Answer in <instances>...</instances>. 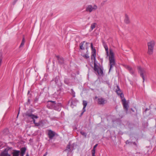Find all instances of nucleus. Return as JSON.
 <instances>
[{
	"mask_svg": "<svg viewBox=\"0 0 156 156\" xmlns=\"http://www.w3.org/2000/svg\"><path fill=\"white\" fill-rule=\"evenodd\" d=\"M2 55L0 54V66H1L2 62Z\"/></svg>",
	"mask_w": 156,
	"mask_h": 156,
	"instance_id": "22",
	"label": "nucleus"
},
{
	"mask_svg": "<svg viewBox=\"0 0 156 156\" xmlns=\"http://www.w3.org/2000/svg\"><path fill=\"white\" fill-rule=\"evenodd\" d=\"M25 42V39H24V37H23V38L21 44L19 46V48H20L23 47V46L24 45Z\"/></svg>",
	"mask_w": 156,
	"mask_h": 156,
	"instance_id": "20",
	"label": "nucleus"
},
{
	"mask_svg": "<svg viewBox=\"0 0 156 156\" xmlns=\"http://www.w3.org/2000/svg\"><path fill=\"white\" fill-rule=\"evenodd\" d=\"M55 133L51 130H48V135L50 139H52L53 137L55 136Z\"/></svg>",
	"mask_w": 156,
	"mask_h": 156,
	"instance_id": "9",
	"label": "nucleus"
},
{
	"mask_svg": "<svg viewBox=\"0 0 156 156\" xmlns=\"http://www.w3.org/2000/svg\"><path fill=\"white\" fill-rule=\"evenodd\" d=\"M94 70L97 72L99 75L101 76L103 75V69L100 67L95 62L94 64Z\"/></svg>",
	"mask_w": 156,
	"mask_h": 156,
	"instance_id": "3",
	"label": "nucleus"
},
{
	"mask_svg": "<svg viewBox=\"0 0 156 156\" xmlns=\"http://www.w3.org/2000/svg\"><path fill=\"white\" fill-rule=\"evenodd\" d=\"M80 133L82 135L84 136L85 137H86L87 134L81 131L80 132Z\"/></svg>",
	"mask_w": 156,
	"mask_h": 156,
	"instance_id": "21",
	"label": "nucleus"
},
{
	"mask_svg": "<svg viewBox=\"0 0 156 156\" xmlns=\"http://www.w3.org/2000/svg\"><path fill=\"white\" fill-rule=\"evenodd\" d=\"M67 149H68V150L69 149H70V145H68L67 147Z\"/></svg>",
	"mask_w": 156,
	"mask_h": 156,
	"instance_id": "30",
	"label": "nucleus"
},
{
	"mask_svg": "<svg viewBox=\"0 0 156 156\" xmlns=\"http://www.w3.org/2000/svg\"><path fill=\"white\" fill-rule=\"evenodd\" d=\"M96 25L97 24L96 23H93L91 24L89 31H92L94 28H95Z\"/></svg>",
	"mask_w": 156,
	"mask_h": 156,
	"instance_id": "17",
	"label": "nucleus"
},
{
	"mask_svg": "<svg viewBox=\"0 0 156 156\" xmlns=\"http://www.w3.org/2000/svg\"><path fill=\"white\" fill-rule=\"evenodd\" d=\"M91 47L92 51V55H91V59L92 60L95 61L96 57V50L93 48L92 43H91Z\"/></svg>",
	"mask_w": 156,
	"mask_h": 156,
	"instance_id": "6",
	"label": "nucleus"
},
{
	"mask_svg": "<svg viewBox=\"0 0 156 156\" xmlns=\"http://www.w3.org/2000/svg\"><path fill=\"white\" fill-rule=\"evenodd\" d=\"M83 111L81 115H82L83 113L84 112H85L86 111L85 108L87 105V102L86 101H83Z\"/></svg>",
	"mask_w": 156,
	"mask_h": 156,
	"instance_id": "15",
	"label": "nucleus"
},
{
	"mask_svg": "<svg viewBox=\"0 0 156 156\" xmlns=\"http://www.w3.org/2000/svg\"><path fill=\"white\" fill-rule=\"evenodd\" d=\"M20 152L19 151L14 150L12 154L13 156H19Z\"/></svg>",
	"mask_w": 156,
	"mask_h": 156,
	"instance_id": "13",
	"label": "nucleus"
},
{
	"mask_svg": "<svg viewBox=\"0 0 156 156\" xmlns=\"http://www.w3.org/2000/svg\"><path fill=\"white\" fill-rule=\"evenodd\" d=\"M59 60H61L62 61V62H61V63H63V59L62 58H60L59 59H58Z\"/></svg>",
	"mask_w": 156,
	"mask_h": 156,
	"instance_id": "27",
	"label": "nucleus"
},
{
	"mask_svg": "<svg viewBox=\"0 0 156 156\" xmlns=\"http://www.w3.org/2000/svg\"><path fill=\"white\" fill-rule=\"evenodd\" d=\"M25 115L26 116H28L30 117L31 119L36 118L37 119L38 118V117L37 115H34L32 114H30L28 112H27L25 114Z\"/></svg>",
	"mask_w": 156,
	"mask_h": 156,
	"instance_id": "11",
	"label": "nucleus"
},
{
	"mask_svg": "<svg viewBox=\"0 0 156 156\" xmlns=\"http://www.w3.org/2000/svg\"><path fill=\"white\" fill-rule=\"evenodd\" d=\"M117 89H116V92L117 94L118 95H120L121 99L124 98L123 94L122 93V91L120 89L119 87L117 86Z\"/></svg>",
	"mask_w": 156,
	"mask_h": 156,
	"instance_id": "8",
	"label": "nucleus"
},
{
	"mask_svg": "<svg viewBox=\"0 0 156 156\" xmlns=\"http://www.w3.org/2000/svg\"><path fill=\"white\" fill-rule=\"evenodd\" d=\"M105 101L102 98H98V103L99 104H103L105 103Z\"/></svg>",
	"mask_w": 156,
	"mask_h": 156,
	"instance_id": "14",
	"label": "nucleus"
},
{
	"mask_svg": "<svg viewBox=\"0 0 156 156\" xmlns=\"http://www.w3.org/2000/svg\"><path fill=\"white\" fill-rule=\"evenodd\" d=\"M104 47L106 51V55L107 56L109 57V65L110 68L109 71H110L112 67L115 65V55L112 49L111 48L109 49V53L108 47L106 44L104 45Z\"/></svg>",
	"mask_w": 156,
	"mask_h": 156,
	"instance_id": "1",
	"label": "nucleus"
},
{
	"mask_svg": "<svg viewBox=\"0 0 156 156\" xmlns=\"http://www.w3.org/2000/svg\"><path fill=\"white\" fill-rule=\"evenodd\" d=\"M98 8V7L96 5H94L92 6L89 5H88L86 9V11L88 12H90L92 11H95Z\"/></svg>",
	"mask_w": 156,
	"mask_h": 156,
	"instance_id": "5",
	"label": "nucleus"
},
{
	"mask_svg": "<svg viewBox=\"0 0 156 156\" xmlns=\"http://www.w3.org/2000/svg\"><path fill=\"white\" fill-rule=\"evenodd\" d=\"M87 44V43H86V44Z\"/></svg>",
	"mask_w": 156,
	"mask_h": 156,
	"instance_id": "35",
	"label": "nucleus"
},
{
	"mask_svg": "<svg viewBox=\"0 0 156 156\" xmlns=\"http://www.w3.org/2000/svg\"><path fill=\"white\" fill-rule=\"evenodd\" d=\"M20 152V156H23L25 153L26 148L25 147H23L21 148Z\"/></svg>",
	"mask_w": 156,
	"mask_h": 156,
	"instance_id": "16",
	"label": "nucleus"
},
{
	"mask_svg": "<svg viewBox=\"0 0 156 156\" xmlns=\"http://www.w3.org/2000/svg\"><path fill=\"white\" fill-rule=\"evenodd\" d=\"M138 71L140 74V76L143 79V82H144L145 80L144 75H145L146 73L145 69H144L139 66L138 67Z\"/></svg>",
	"mask_w": 156,
	"mask_h": 156,
	"instance_id": "4",
	"label": "nucleus"
},
{
	"mask_svg": "<svg viewBox=\"0 0 156 156\" xmlns=\"http://www.w3.org/2000/svg\"><path fill=\"white\" fill-rule=\"evenodd\" d=\"M125 23L127 24H129L130 23V20L128 16L127 15H125V18L124 20Z\"/></svg>",
	"mask_w": 156,
	"mask_h": 156,
	"instance_id": "12",
	"label": "nucleus"
},
{
	"mask_svg": "<svg viewBox=\"0 0 156 156\" xmlns=\"http://www.w3.org/2000/svg\"><path fill=\"white\" fill-rule=\"evenodd\" d=\"M35 118L32 119H33V121L34 123L35 124L36 122H35Z\"/></svg>",
	"mask_w": 156,
	"mask_h": 156,
	"instance_id": "28",
	"label": "nucleus"
},
{
	"mask_svg": "<svg viewBox=\"0 0 156 156\" xmlns=\"http://www.w3.org/2000/svg\"><path fill=\"white\" fill-rule=\"evenodd\" d=\"M101 5H103L104 4V3H101Z\"/></svg>",
	"mask_w": 156,
	"mask_h": 156,
	"instance_id": "34",
	"label": "nucleus"
},
{
	"mask_svg": "<svg viewBox=\"0 0 156 156\" xmlns=\"http://www.w3.org/2000/svg\"><path fill=\"white\" fill-rule=\"evenodd\" d=\"M35 126H39L40 125V124L39 123H36L35 124Z\"/></svg>",
	"mask_w": 156,
	"mask_h": 156,
	"instance_id": "26",
	"label": "nucleus"
},
{
	"mask_svg": "<svg viewBox=\"0 0 156 156\" xmlns=\"http://www.w3.org/2000/svg\"><path fill=\"white\" fill-rule=\"evenodd\" d=\"M47 153H46V154H44L43 156H46L47 155Z\"/></svg>",
	"mask_w": 156,
	"mask_h": 156,
	"instance_id": "32",
	"label": "nucleus"
},
{
	"mask_svg": "<svg viewBox=\"0 0 156 156\" xmlns=\"http://www.w3.org/2000/svg\"><path fill=\"white\" fill-rule=\"evenodd\" d=\"M122 101L124 108L125 109L126 111H127L129 108L128 102L126 101V100L125 98L122 99Z\"/></svg>",
	"mask_w": 156,
	"mask_h": 156,
	"instance_id": "7",
	"label": "nucleus"
},
{
	"mask_svg": "<svg viewBox=\"0 0 156 156\" xmlns=\"http://www.w3.org/2000/svg\"><path fill=\"white\" fill-rule=\"evenodd\" d=\"M95 151H94V150L93 151H92V156H95Z\"/></svg>",
	"mask_w": 156,
	"mask_h": 156,
	"instance_id": "25",
	"label": "nucleus"
},
{
	"mask_svg": "<svg viewBox=\"0 0 156 156\" xmlns=\"http://www.w3.org/2000/svg\"><path fill=\"white\" fill-rule=\"evenodd\" d=\"M49 102H52V103H55V101H49Z\"/></svg>",
	"mask_w": 156,
	"mask_h": 156,
	"instance_id": "31",
	"label": "nucleus"
},
{
	"mask_svg": "<svg viewBox=\"0 0 156 156\" xmlns=\"http://www.w3.org/2000/svg\"><path fill=\"white\" fill-rule=\"evenodd\" d=\"M85 43V41H83L81 42L80 45V48L82 50H83L85 48V45H84V44Z\"/></svg>",
	"mask_w": 156,
	"mask_h": 156,
	"instance_id": "18",
	"label": "nucleus"
},
{
	"mask_svg": "<svg viewBox=\"0 0 156 156\" xmlns=\"http://www.w3.org/2000/svg\"><path fill=\"white\" fill-rule=\"evenodd\" d=\"M126 68L129 71L130 73L132 74H133L134 73V71L133 69L130 66H126Z\"/></svg>",
	"mask_w": 156,
	"mask_h": 156,
	"instance_id": "19",
	"label": "nucleus"
},
{
	"mask_svg": "<svg viewBox=\"0 0 156 156\" xmlns=\"http://www.w3.org/2000/svg\"><path fill=\"white\" fill-rule=\"evenodd\" d=\"M156 42L155 40H152L147 43L148 47V54L150 55H152L154 52V47L155 45Z\"/></svg>",
	"mask_w": 156,
	"mask_h": 156,
	"instance_id": "2",
	"label": "nucleus"
},
{
	"mask_svg": "<svg viewBox=\"0 0 156 156\" xmlns=\"http://www.w3.org/2000/svg\"><path fill=\"white\" fill-rule=\"evenodd\" d=\"M35 118L32 119H33V121L34 123L35 124L36 122H35Z\"/></svg>",
	"mask_w": 156,
	"mask_h": 156,
	"instance_id": "29",
	"label": "nucleus"
},
{
	"mask_svg": "<svg viewBox=\"0 0 156 156\" xmlns=\"http://www.w3.org/2000/svg\"><path fill=\"white\" fill-rule=\"evenodd\" d=\"M83 57L86 58H88L89 57V56L87 54L83 55Z\"/></svg>",
	"mask_w": 156,
	"mask_h": 156,
	"instance_id": "23",
	"label": "nucleus"
},
{
	"mask_svg": "<svg viewBox=\"0 0 156 156\" xmlns=\"http://www.w3.org/2000/svg\"><path fill=\"white\" fill-rule=\"evenodd\" d=\"M8 149H5L1 153L0 156H11L9 154H8Z\"/></svg>",
	"mask_w": 156,
	"mask_h": 156,
	"instance_id": "10",
	"label": "nucleus"
},
{
	"mask_svg": "<svg viewBox=\"0 0 156 156\" xmlns=\"http://www.w3.org/2000/svg\"><path fill=\"white\" fill-rule=\"evenodd\" d=\"M26 156H29L28 154H27Z\"/></svg>",
	"mask_w": 156,
	"mask_h": 156,
	"instance_id": "33",
	"label": "nucleus"
},
{
	"mask_svg": "<svg viewBox=\"0 0 156 156\" xmlns=\"http://www.w3.org/2000/svg\"><path fill=\"white\" fill-rule=\"evenodd\" d=\"M98 146V144H95L94 147V148H93V150H92V151H94H94H95V148L97 146Z\"/></svg>",
	"mask_w": 156,
	"mask_h": 156,
	"instance_id": "24",
	"label": "nucleus"
}]
</instances>
